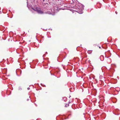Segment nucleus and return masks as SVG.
<instances>
[{
    "mask_svg": "<svg viewBox=\"0 0 120 120\" xmlns=\"http://www.w3.org/2000/svg\"><path fill=\"white\" fill-rule=\"evenodd\" d=\"M51 12H50V11H47V12H46L45 13H47V14H52V15H53L54 14V11H51Z\"/></svg>",
    "mask_w": 120,
    "mask_h": 120,
    "instance_id": "obj_2",
    "label": "nucleus"
},
{
    "mask_svg": "<svg viewBox=\"0 0 120 120\" xmlns=\"http://www.w3.org/2000/svg\"><path fill=\"white\" fill-rule=\"evenodd\" d=\"M30 88H29L28 87V88H27V89L28 90H30Z\"/></svg>",
    "mask_w": 120,
    "mask_h": 120,
    "instance_id": "obj_4",
    "label": "nucleus"
},
{
    "mask_svg": "<svg viewBox=\"0 0 120 120\" xmlns=\"http://www.w3.org/2000/svg\"><path fill=\"white\" fill-rule=\"evenodd\" d=\"M27 101H28V100H29V99H27Z\"/></svg>",
    "mask_w": 120,
    "mask_h": 120,
    "instance_id": "obj_7",
    "label": "nucleus"
},
{
    "mask_svg": "<svg viewBox=\"0 0 120 120\" xmlns=\"http://www.w3.org/2000/svg\"><path fill=\"white\" fill-rule=\"evenodd\" d=\"M116 14H117V12H116Z\"/></svg>",
    "mask_w": 120,
    "mask_h": 120,
    "instance_id": "obj_5",
    "label": "nucleus"
},
{
    "mask_svg": "<svg viewBox=\"0 0 120 120\" xmlns=\"http://www.w3.org/2000/svg\"><path fill=\"white\" fill-rule=\"evenodd\" d=\"M31 9L32 10L37 12L38 13L40 14H42L45 13L42 11H41L40 9L38 8L37 7H36L34 8H31Z\"/></svg>",
    "mask_w": 120,
    "mask_h": 120,
    "instance_id": "obj_1",
    "label": "nucleus"
},
{
    "mask_svg": "<svg viewBox=\"0 0 120 120\" xmlns=\"http://www.w3.org/2000/svg\"><path fill=\"white\" fill-rule=\"evenodd\" d=\"M45 0H43V1H45Z\"/></svg>",
    "mask_w": 120,
    "mask_h": 120,
    "instance_id": "obj_8",
    "label": "nucleus"
},
{
    "mask_svg": "<svg viewBox=\"0 0 120 120\" xmlns=\"http://www.w3.org/2000/svg\"><path fill=\"white\" fill-rule=\"evenodd\" d=\"M28 0H27V3H28Z\"/></svg>",
    "mask_w": 120,
    "mask_h": 120,
    "instance_id": "obj_6",
    "label": "nucleus"
},
{
    "mask_svg": "<svg viewBox=\"0 0 120 120\" xmlns=\"http://www.w3.org/2000/svg\"><path fill=\"white\" fill-rule=\"evenodd\" d=\"M83 13V12L82 11L80 12L79 13L80 14H82Z\"/></svg>",
    "mask_w": 120,
    "mask_h": 120,
    "instance_id": "obj_3",
    "label": "nucleus"
}]
</instances>
